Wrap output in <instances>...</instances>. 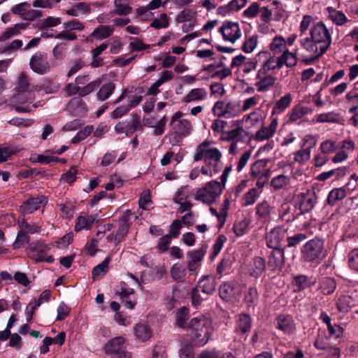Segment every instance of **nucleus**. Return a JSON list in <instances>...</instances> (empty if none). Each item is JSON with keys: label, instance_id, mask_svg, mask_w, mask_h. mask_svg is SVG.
Wrapping results in <instances>:
<instances>
[{"label": "nucleus", "instance_id": "obj_48", "mask_svg": "<svg viewBox=\"0 0 358 358\" xmlns=\"http://www.w3.org/2000/svg\"><path fill=\"white\" fill-rule=\"evenodd\" d=\"M134 334L141 341H146L151 337L152 333L148 326L143 323H138L134 327Z\"/></svg>", "mask_w": 358, "mask_h": 358}, {"label": "nucleus", "instance_id": "obj_43", "mask_svg": "<svg viewBox=\"0 0 358 358\" xmlns=\"http://www.w3.org/2000/svg\"><path fill=\"white\" fill-rule=\"evenodd\" d=\"M131 0H115L114 13L119 15H127L131 12Z\"/></svg>", "mask_w": 358, "mask_h": 358}, {"label": "nucleus", "instance_id": "obj_21", "mask_svg": "<svg viewBox=\"0 0 358 358\" xmlns=\"http://www.w3.org/2000/svg\"><path fill=\"white\" fill-rule=\"evenodd\" d=\"M46 203V197L43 196L31 198L21 205L20 210L23 214H31L44 206Z\"/></svg>", "mask_w": 358, "mask_h": 358}, {"label": "nucleus", "instance_id": "obj_9", "mask_svg": "<svg viewBox=\"0 0 358 358\" xmlns=\"http://www.w3.org/2000/svg\"><path fill=\"white\" fill-rule=\"evenodd\" d=\"M299 211L301 215L310 212L317 203L314 188H309L297 195Z\"/></svg>", "mask_w": 358, "mask_h": 358}, {"label": "nucleus", "instance_id": "obj_31", "mask_svg": "<svg viewBox=\"0 0 358 358\" xmlns=\"http://www.w3.org/2000/svg\"><path fill=\"white\" fill-rule=\"evenodd\" d=\"M195 288L196 291L201 292L203 295H210L214 292L215 288V279L210 276L204 277L198 282Z\"/></svg>", "mask_w": 358, "mask_h": 358}, {"label": "nucleus", "instance_id": "obj_19", "mask_svg": "<svg viewBox=\"0 0 358 358\" xmlns=\"http://www.w3.org/2000/svg\"><path fill=\"white\" fill-rule=\"evenodd\" d=\"M256 78L258 81L255 85L259 92H267L275 82V77L271 74H267L266 72L258 70L256 74Z\"/></svg>", "mask_w": 358, "mask_h": 358}, {"label": "nucleus", "instance_id": "obj_53", "mask_svg": "<svg viewBox=\"0 0 358 358\" xmlns=\"http://www.w3.org/2000/svg\"><path fill=\"white\" fill-rule=\"evenodd\" d=\"M258 44L257 35L253 34L245 36V39L242 47V50L245 53H251L256 48Z\"/></svg>", "mask_w": 358, "mask_h": 358}, {"label": "nucleus", "instance_id": "obj_60", "mask_svg": "<svg viewBox=\"0 0 358 358\" xmlns=\"http://www.w3.org/2000/svg\"><path fill=\"white\" fill-rule=\"evenodd\" d=\"M338 148L337 143L333 140H325L321 143L320 150L324 155H329L335 152Z\"/></svg>", "mask_w": 358, "mask_h": 358}, {"label": "nucleus", "instance_id": "obj_26", "mask_svg": "<svg viewBox=\"0 0 358 358\" xmlns=\"http://www.w3.org/2000/svg\"><path fill=\"white\" fill-rule=\"evenodd\" d=\"M273 210V207L267 201H262L256 206V214L261 222H269Z\"/></svg>", "mask_w": 358, "mask_h": 358}, {"label": "nucleus", "instance_id": "obj_10", "mask_svg": "<svg viewBox=\"0 0 358 358\" xmlns=\"http://www.w3.org/2000/svg\"><path fill=\"white\" fill-rule=\"evenodd\" d=\"M183 114L180 111L176 112L171 118V131L178 136H187L190 134L192 126L189 120L182 117Z\"/></svg>", "mask_w": 358, "mask_h": 358}, {"label": "nucleus", "instance_id": "obj_42", "mask_svg": "<svg viewBox=\"0 0 358 358\" xmlns=\"http://www.w3.org/2000/svg\"><path fill=\"white\" fill-rule=\"evenodd\" d=\"M245 303L248 308H252L257 305L259 301V294L256 287H251L245 294Z\"/></svg>", "mask_w": 358, "mask_h": 358}, {"label": "nucleus", "instance_id": "obj_47", "mask_svg": "<svg viewBox=\"0 0 358 358\" xmlns=\"http://www.w3.org/2000/svg\"><path fill=\"white\" fill-rule=\"evenodd\" d=\"M309 113L310 110L308 107L297 105L292 109L289 120L291 122H296Z\"/></svg>", "mask_w": 358, "mask_h": 358}, {"label": "nucleus", "instance_id": "obj_16", "mask_svg": "<svg viewBox=\"0 0 358 358\" xmlns=\"http://www.w3.org/2000/svg\"><path fill=\"white\" fill-rule=\"evenodd\" d=\"M268 162V160L266 159H259L252 164L250 167L251 175L254 177L258 178L256 182V187L255 188L258 189L259 191L261 192L267 179L266 176L264 173H261V171L266 166Z\"/></svg>", "mask_w": 358, "mask_h": 358}, {"label": "nucleus", "instance_id": "obj_46", "mask_svg": "<svg viewBox=\"0 0 358 358\" xmlns=\"http://www.w3.org/2000/svg\"><path fill=\"white\" fill-rule=\"evenodd\" d=\"M115 89V84L113 83H108L103 84L98 92L96 93V98L100 101H105L108 99L114 92Z\"/></svg>", "mask_w": 358, "mask_h": 358}, {"label": "nucleus", "instance_id": "obj_62", "mask_svg": "<svg viewBox=\"0 0 358 358\" xmlns=\"http://www.w3.org/2000/svg\"><path fill=\"white\" fill-rule=\"evenodd\" d=\"M310 158V151L308 149L302 148L300 150L294 153V162L303 164L307 162Z\"/></svg>", "mask_w": 358, "mask_h": 358}, {"label": "nucleus", "instance_id": "obj_25", "mask_svg": "<svg viewBox=\"0 0 358 358\" xmlns=\"http://www.w3.org/2000/svg\"><path fill=\"white\" fill-rule=\"evenodd\" d=\"M266 268L265 260L260 257H255L248 267V272L251 277L258 278Z\"/></svg>", "mask_w": 358, "mask_h": 358}, {"label": "nucleus", "instance_id": "obj_2", "mask_svg": "<svg viewBox=\"0 0 358 358\" xmlns=\"http://www.w3.org/2000/svg\"><path fill=\"white\" fill-rule=\"evenodd\" d=\"M257 59L261 61L262 64V67L259 70L266 73L280 69L284 65L292 68L297 64L296 53L289 50H285L282 54L278 57L268 50H262L257 53Z\"/></svg>", "mask_w": 358, "mask_h": 358}, {"label": "nucleus", "instance_id": "obj_41", "mask_svg": "<svg viewBox=\"0 0 358 358\" xmlns=\"http://www.w3.org/2000/svg\"><path fill=\"white\" fill-rule=\"evenodd\" d=\"M91 9L88 3L85 2H79L73 5L71 8L66 10V14L70 16L78 17L81 15L90 13Z\"/></svg>", "mask_w": 358, "mask_h": 358}, {"label": "nucleus", "instance_id": "obj_36", "mask_svg": "<svg viewBox=\"0 0 358 358\" xmlns=\"http://www.w3.org/2000/svg\"><path fill=\"white\" fill-rule=\"evenodd\" d=\"M315 283V280L312 277L305 275H299L294 278V292L302 291Z\"/></svg>", "mask_w": 358, "mask_h": 358}, {"label": "nucleus", "instance_id": "obj_18", "mask_svg": "<svg viewBox=\"0 0 358 358\" xmlns=\"http://www.w3.org/2000/svg\"><path fill=\"white\" fill-rule=\"evenodd\" d=\"M285 252L282 248L271 249L268 255V266L273 271L280 270L285 263Z\"/></svg>", "mask_w": 358, "mask_h": 358}, {"label": "nucleus", "instance_id": "obj_39", "mask_svg": "<svg viewBox=\"0 0 358 358\" xmlns=\"http://www.w3.org/2000/svg\"><path fill=\"white\" fill-rule=\"evenodd\" d=\"M114 30L113 26L100 25L94 29L92 33V36L98 40H103L110 36Z\"/></svg>", "mask_w": 358, "mask_h": 358}, {"label": "nucleus", "instance_id": "obj_8", "mask_svg": "<svg viewBox=\"0 0 358 358\" xmlns=\"http://www.w3.org/2000/svg\"><path fill=\"white\" fill-rule=\"evenodd\" d=\"M50 250V246L43 241H37L31 243L27 248V254L28 257L35 262H45L52 263L54 257L48 255V252Z\"/></svg>", "mask_w": 358, "mask_h": 358}, {"label": "nucleus", "instance_id": "obj_30", "mask_svg": "<svg viewBox=\"0 0 358 358\" xmlns=\"http://www.w3.org/2000/svg\"><path fill=\"white\" fill-rule=\"evenodd\" d=\"M96 220V217L92 215H80L76 219L74 229L76 231L91 229Z\"/></svg>", "mask_w": 358, "mask_h": 358}, {"label": "nucleus", "instance_id": "obj_40", "mask_svg": "<svg viewBox=\"0 0 358 358\" xmlns=\"http://www.w3.org/2000/svg\"><path fill=\"white\" fill-rule=\"evenodd\" d=\"M207 96V92L204 88H195L192 90L184 98L182 101L189 103L203 100Z\"/></svg>", "mask_w": 358, "mask_h": 358}, {"label": "nucleus", "instance_id": "obj_24", "mask_svg": "<svg viewBox=\"0 0 358 358\" xmlns=\"http://www.w3.org/2000/svg\"><path fill=\"white\" fill-rule=\"evenodd\" d=\"M277 328L285 334H294L296 327L292 317L287 315H280L277 317Z\"/></svg>", "mask_w": 358, "mask_h": 358}, {"label": "nucleus", "instance_id": "obj_23", "mask_svg": "<svg viewBox=\"0 0 358 358\" xmlns=\"http://www.w3.org/2000/svg\"><path fill=\"white\" fill-rule=\"evenodd\" d=\"M301 215L299 209L288 203H283L279 210L280 218L286 222H292Z\"/></svg>", "mask_w": 358, "mask_h": 358}, {"label": "nucleus", "instance_id": "obj_5", "mask_svg": "<svg viewBox=\"0 0 358 358\" xmlns=\"http://www.w3.org/2000/svg\"><path fill=\"white\" fill-rule=\"evenodd\" d=\"M222 157L221 152L211 145V142L206 141L200 143L196 148L194 160H203L204 162L213 167V173L219 171L217 165Z\"/></svg>", "mask_w": 358, "mask_h": 358}, {"label": "nucleus", "instance_id": "obj_20", "mask_svg": "<svg viewBox=\"0 0 358 358\" xmlns=\"http://www.w3.org/2000/svg\"><path fill=\"white\" fill-rule=\"evenodd\" d=\"M104 352L108 355H115L126 350L125 338L117 336L109 340L104 345Z\"/></svg>", "mask_w": 358, "mask_h": 358}, {"label": "nucleus", "instance_id": "obj_64", "mask_svg": "<svg viewBox=\"0 0 358 358\" xmlns=\"http://www.w3.org/2000/svg\"><path fill=\"white\" fill-rule=\"evenodd\" d=\"M198 358H224V355L221 351L210 349L202 351Z\"/></svg>", "mask_w": 358, "mask_h": 358}, {"label": "nucleus", "instance_id": "obj_7", "mask_svg": "<svg viewBox=\"0 0 358 358\" xmlns=\"http://www.w3.org/2000/svg\"><path fill=\"white\" fill-rule=\"evenodd\" d=\"M302 257L307 262L322 259L324 257V241L314 238L306 242L301 249Z\"/></svg>", "mask_w": 358, "mask_h": 358}, {"label": "nucleus", "instance_id": "obj_58", "mask_svg": "<svg viewBox=\"0 0 358 358\" xmlns=\"http://www.w3.org/2000/svg\"><path fill=\"white\" fill-rule=\"evenodd\" d=\"M348 265L349 268L356 272H358V248L350 250L347 256Z\"/></svg>", "mask_w": 358, "mask_h": 358}, {"label": "nucleus", "instance_id": "obj_61", "mask_svg": "<svg viewBox=\"0 0 358 358\" xmlns=\"http://www.w3.org/2000/svg\"><path fill=\"white\" fill-rule=\"evenodd\" d=\"M109 262L110 259L106 258L102 262L93 268L92 275L94 280L107 272Z\"/></svg>", "mask_w": 358, "mask_h": 358}, {"label": "nucleus", "instance_id": "obj_4", "mask_svg": "<svg viewBox=\"0 0 358 358\" xmlns=\"http://www.w3.org/2000/svg\"><path fill=\"white\" fill-rule=\"evenodd\" d=\"M17 94L13 97L16 103H31L35 99L34 92L42 90L43 86L29 83L27 75L22 72L19 75L17 83Z\"/></svg>", "mask_w": 358, "mask_h": 358}, {"label": "nucleus", "instance_id": "obj_45", "mask_svg": "<svg viewBox=\"0 0 358 358\" xmlns=\"http://www.w3.org/2000/svg\"><path fill=\"white\" fill-rule=\"evenodd\" d=\"M250 224V218L243 217L235 222L233 231L237 236H241L248 231Z\"/></svg>", "mask_w": 358, "mask_h": 358}, {"label": "nucleus", "instance_id": "obj_32", "mask_svg": "<svg viewBox=\"0 0 358 358\" xmlns=\"http://www.w3.org/2000/svg\"><path fill=\"white\" fill-rule=\"evenodd\" d=\"M131 215V211L127 210L120 219V224L115 236L114 241L120 243L124 238L128 232L129 224L128 223L129 217Z\"/></svg>", "mask_w": 358, "mask_h": 358}, {"label": "nucleus", "instance_id": "obj_22", "mask_svg": "<svg viewBox=\"0 0 358 358\" xmlns=\"http://www.w3.org/2000/svg\"><path fill=\"white\" fill-rule=\"evenodd\" d=\"M278 124V118L271 117V121L268 126L262 127L256 132L255 140L257 141H263L271 138L275 133Z\"/></svg>", "mask_w": 358, "mask_h": 358}, {"label": "nucleus", "instance_id": "obj_14", "mask_svg": "<svg viewBox=\"0 0 358 358\" xmlns=\"http://www.w3.org/2000/svg\"><path fill=\"white\" fill-rule=\"evenodd\" d=\"M31 69L38 74H45L50 69L47 55L41 52H36L29 62Z\"/></svg>", "mask_w": 358, "mask_h": 358}, {"label": "nucleus", "instance_id": "obj_50", "mask_svg": "<svg viewBox=\"0 0 358 358\" xmlns=\"http://www.w3.org/2000/svg\"><path fill=\"white\" fill-rule=\"evenodd\" d=\"M189 317V309L186 307L180 308L176 313V324L182 329H188L187 320Z\"/></svg>", "mask_w": 358, "mask_h": 358}, {"label": "nucleus", "instance_id": "obj_27", "mask_svg": "<svg viewBox=\"0 0 358 358\" xmlns=\"http://www.w3.org/2000/svg\"><path fill=\"white\" fill-rule=\"evenodd\" d=\"M348 185L349 183L343 187L331 190L327 196V203L330 206H334L337 201L343 199L349 193Z\"/></svg>", "mask_w": 358, "mask_h": 358}, {"label": "nucleus", "instance_id": "obj_12", "mask_svg": "<svg viewBox=\"0 0 358 358\" xmlns=\"http://www.w3.org/2000/svg\"><path fill=\"white\" fill-rule=\"evenodd\" d=\"M101 83V80L98 78L91 81L89 84L84 87H78L75 83H69L64 88L66 96H72L78 94L80 96H85L92 93Z\"/></svg>", "mask_w": 358, "mask_h": 358}, {"label": "nucleus", "instance_id": "obj_28", "mask_svg": "<svg viewBox=\"0 0 358 358\" xmlns=\"http://www.w3.org/2000/svg\"><path fill=\"white\" fill-rule=\"evenodd\" d=\"M241 36L239 24L237 22H227L225 23V41L234 43Z\"/></svg>", "mask_w": 358, "mask_h": 358}, {"label": "nucleus", "instance_id": "obj_17", "mask_svg": "<svg viewBox=\"0 0 358 358\" xmlns=\"http://www.w3.org/2000/svg\"><path fill=\"white\" fill-rule=\"evenodd\" d=\"M207 246H203L199 249L190 250L187 253V268L190 271H194L200 267L201 263L206 253Z\"/></svg>", "mask_w": 358, "mask_h": 358}, {"label": "nucleus", "instance_id": "obj_11", "mask_svg": "<svg viewBox=\"0 0 358 358\" xmlns=\"http://www.w3.org/2000/svg\"><path fill=\"white\" fill-rule=\"evenodd\" d=\"M222 192L219 182H210L205 187L199 189L195 194V199L203 203H211L216 197L220 195Z\"/></svg>", "mask_w": 358, "mask_h": 358}, {"label": "nucleus", "instance_id": "obj_15", "mask_svg": "<svg viewBox=\"0 0 358 358\" xmlns=\"http://www.w3.org/2000/svg\"><path fill=\"white\" fill-rule=\"evenodd\" d=\"M142 128L140 117L136 114L132 115L131 122L128 121L119 122L115 127L117 134H125L126 136L131 135L135 131Z\"/></svg>", "mask_w": 358, "mask_h": 358}, {"label": "nucleus", "instance_id": "obj_6", "mask_svg": "<svg viewBox=\"0 0 358 358\" xmlns=\"http://www.w3.org/2000/svg\"><path fill=\"white\" fill-rule=\"evenodd\" d=\"M129 91L128 89H124L121 95L114 101V104H117L122 101L124 99L127 98V103L122 104L117 106L111 113L110 117L113 119H117L122 117L129 110L138 106L141 100L142 96L136 94L129 95Z\"/></svg>", "mask_w": 358, "mask_h": 358}, {"label": "nucleus", "instance_id": "obj_29", "mask_svg": "<svg viewBox=\"0 0 358 358\" xmlns=\"http://www.w3.org/2000/svg\"><path fill=\"white\" fill-rule=\"evenodd\" d=\"M329 19L336 26H343L349 21L345 14L339 10L328 6L326 8Z\"/></svg>", "mask_w": 358, "mask_h": 358}, {"label": "nucleus", "instance_id": "obj_59", "mask_svg": "<svg viewBox=\"0 0 358 358\" xmlns=\"http://www.w3.org/2000/svg\"><path fill=\"white\" fill-rule=\"evenodd\" d=\"M247 0H231L225 5L226 13H235L243 8L247 3Z\"/></svg>", "mask_w": 358, "mask_h": 358}, {"label": "nucleus", "instance_id": "obj_35", "mask_svg": "<svg viewBox=\"0 0 358 358\" xmlns=\"http://www.w3.org/2000/svg\"><path fill=\"white\" fill-rule=\"evenodd\" d=\"M252 320L249 315L242 313L237 316L236 330L238 333L245 334L250 331Z\"/></svg>", "mask_w": 358, "mask_h": 358}, {"label": "nucleus", "instance_id": "obj_13", "mask_svg": "<svg viewBox=\"0 0 358 358\" xmlns=\"http://www.w3.org/2000/svg\"><path fill=\"white\" fill-rule=\"evenodd\" d=\"M287 230L281 227H276L266 234V245L271 249L281 248V243L285 240Z\"/></svg>", "mask_w": 358, "mask_h": 358}, {"label": "nucleus", "instance_id": "obj_51", "mask_svg": "<svg viewBox=\"0 0 358 358\" xmlns=\"http://www.w3.org/2000/svg\"><path fill=\"white\" fill-rule=\"evenodd\" d=\"M290 182L289 176L284 174H280L273 177L271 181V186L275 190H279L285 187Z\"/></svg>", "mask_w": 358, "mask_h": 358}, {"label": "nucleus", "instance_id": "obj_38", "mask_svg": "<svg viewBox=\"0 0 358 358\" xmlns=\"http://www.w3.org/2000/svg\"><path fill=\"white\" fill-rule=\"evenodd\" d=\"M336 288V284L332 278L324 277L319 281V289L324 295H329L334 293Z\"/></svg>", "mask_w": 358, "mask_h": 358}, {"label": "nucleus", "instance_id": "obj_44", "mask_svg": "<svg viewBox=\"0 0 358 358\" xmlns=\"http://www.w3.org/2000/svg\"><path fill=\"white\" fill-rule=\"evenodd\" d=\"M28 26V23L21 22L17 23L14 26L6 29L2 33V37L5 39V41L11 38L12 37L18 36L20 34L22 30H24Z\"/></svg>", "mask_w": 358, "mask_h": 358}, {"label": "nucleus", "instance_id": "obj_52", "mask_svg": "<svg viewBox=\"0 0 358 358\" xmlns=\"http://www.w3.org/2000/svg\"><path fill=\"white\" fill-rule=\"evenodd\" d=\"M340 115L338 113L331 111L328 113L318 114L316 116V122L320 123H336L338 122Z\"/></svg>", "mask_w": 358, "mask_h": 358}, {"label": "nucleus", "instance_id": "obj_1", "mask_svg": "<svg viewBox=\"0 0 358 358\" xmlns=\"http://www.w3.org/2000/svg\"><path fill=\"white\" fill-rule=\"evenodd\" d=\"M299 43L306 55L302 56L306 64H312L324 55L332 43L330 29L311 15H304L299 26Z\"/></svg>", "mask_w": 358, "mask_h": 358}, {"label": "nucleus", "instance_id": "obj_34", "mask_svg": "<svg viewBox=\"0 0 358 358\" xmlns=\"http://www.w3.org/2000/svg\"><path fill=\"white\" fill-rule=\"evenodd\" d=\"M292 95L287 93L278 100L273 107L271 115H279L282 113L287 108L292 101Z\"/></svg>", "mask_w": 358, "mask_h": 358}, {"label": "nucleus", "instance_id": "obj_56", "mask_svg": "<svg viewBox=\"0 0 358 358\" xmlns=\"http://www.w3.org/2000/svg\"><path fill=\"white\" fill-rule=\"evenodd\" d=\"M261 194L257 188L250 189L243 198V205L248 206L253 204Z\"/></svg>", "mask_w": 358, "mask_h": 358}, {"label": "nucleus", "instance_id": "obj_55", "mask_svg": "<svg viewBox=\"0 0 358 358\" xmlns=\"http://www.w3.org/2000/svg\"><path fill=\"white\" fill-rule=\"evenodd\" d=\"M345 98L347 104L349 106L348 113H355L358 110V93L348 92Z\"/></svg>", "mask_w": 358, "mask_h": 358}, {"label": "nucleus", "instance_id": "obj_49", "mask_svg": "<svg viewBox=\"0 0 358 358\" xmlns=\"http://www.w3.org/2000/svg\"><path fill=\"white\" fill-rule=\"evenodd\" d=\"M241 112L243 111L240 101H231L225 105V118L234 117Z\"/></svg>", "mask_w": 358, "mask_h": 358}, {"label": "nucleus", "instance_id": "obj_63", "mask_svg": "<svg viewBox=\"0 0 358 358\" xmlns=\"http://www.w3.org/2000/svg\"><path fill=\"white\" fill-rule=\"evenodd\" d=\"M150 26L155 29H164L169 26V18L166 13H162L159 17L155 18L151 23Z\"/></svg>", "mask_w": 358, "mask_h": 358}, {"label": "nucleus", "instance_id": "obj_54", "mask_svg": "<svg viewBox=\"0 0 358 358\" xmlns=\"http://www.w3.org/2000/svg\"><path fill=\"white\" fill-rule=\"evenodd\" d=\"M20 230L27 234H33L40 231L41 227L34 223H29L24 219L17 222Z\"/></svg>", "mask_w": 358, "mask_h": 358}, {"label": "nucleus", "instance_id": "obj_37", "mask_svg": "<svg viewBox=\"0 0 358 358\" xmlns=\"http://www.w3.org/2000/svg\"><path fill=\"white\" fill-rule=\"evenodd\" d=\"M286 47V41L282 36H275L269 44V52L273 55L282 54Z\"/></svg>", "mask_w": 358, "mask_h": 358}, {"label": "nucleus", "instance_id": "obj_57", "mask_svg": "<svg viewBox=\"0 0 358 358\" xmlns=\"http://www.w3.org/2000/svg\"><path fill=\"white\" fill-rule=\"evenodd\" d=\"M243 120L250 122L252 127H255L263 122V116L259 110H254L245 115Z\"/></svg>", "mask_w": 358, "mask_h": 358}, {"label": "nucleus", "instance_id": "obj_3", "mask_svg": "<svg viewBox=\"0 0 358 358\" xmlns=\"http://www.w3.org/2000/svg\"><path fill=\"white\" fill-rule=\"evenodd\" d=\"M191 344L195 347H203L209 341L213 331L211 320L203 315L191 319L188 329Z\"/></svg>", "mask_w": 358, "mask_h": 358}, {"label": "nucleus", "instance_id": "obj_33", "mask_svg": "<svg viewBox=\"0 0 358 358\" xmlns=\"http://www.w3.org/2000/svg\"><path fill=\"white\" fill-rule=\"evenodd\" d=\"M68 109L75 115H83L87 109L84 101L80 97L73 98L69 103Z\"/></svg>", "mask_w": 358, "mask_h": 358}]
</instances>
